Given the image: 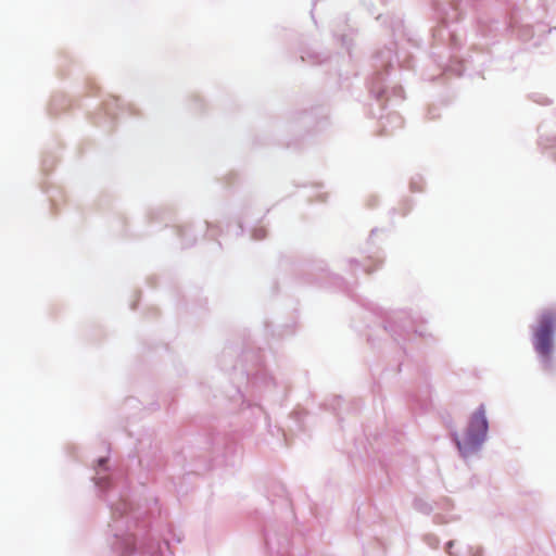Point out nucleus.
Instances as JSON below:
<instances>
[{"label": "nucleus", "mask_w": 556, "mask_h": 556, "mask_svg": "<svg viewBox=\"0 0 556 556\" xmlns=\"http://www.w3.org/2000/svg\"><path fill=\"white\" fill-rule=\"evenodd\" d=\"M556 321V315L552 312L542 314L539 325L534 331V346L539 354L548 357L553 349V328Z\"/></svg>", "instance_id": "nucleus-2"}, {"label": "nucleus", "mask_w": 556, "mask_h": 556, "mask_svg": "<svg viewBox=\"0 0 556 556\" xmlns=\"http://www.w3.org/2000/svg\"><path fill=\"white\" fill-rule=\"evenodd\" d=\"M486 433L488 420L485 417V409L483 406H480L471 415L464 437L460 440L456 439V445L460 454L466 457L476 452L484 441Z\"/></svg>", "instance_id": "nucleus-1"}]
</instances>
